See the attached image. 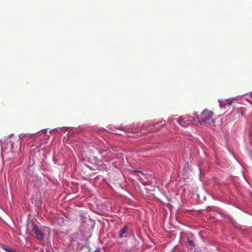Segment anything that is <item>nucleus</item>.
<instances>
[{
	"label": "nucleus",
	"instance_id": "nucleus-1",
	"mask_svg": "<svg viewBox=\"0 0 252 252\" xmlns=\"http://www.w3.org/2000/svg\"><path fill=\"white\" fill-rule=\"evenodd\" d=\"M214 114L212 111L205 109L197 116V120L200 124L210 125L215 123V119L213 117Z\"/></svg>",
	"mask_w": 252,
	"mask_h": 252
},
{
	"label": "nucleus",
	"instance_id": "nucleus-2",
	"mask_svg": "<svg viewBox=\"0 0 252 252\" xmlns=\"http://www.w3.org/2000/svg\"><path fill=\"white\" fill-rule=\"evenodd\" d=\"M32 231L35 234L37 239L42 240L44 238L45 231H49V229L45 227H39L36 224L33 223Z\"/></svg>",
	"mask_w": 252,
	"mask_h": 252
},
{
	"label": "nucleus",
	"instance_id": "nucleus-3",
	"mask_svg": "<svg viewBox=\"0 0 252 252\" xmlns=\"http://www.w3.org/2000/svg\"><path fill=\"white\" fill-rule=\"evenodd\" d=\"M30 154L32 158L45 157L46 155V150L44 148L38 149V147H36L31 150Z\"/></svg>",
	"mask_w": 252,
	"mask_h": 252
},
{
	"label": "nucleus",
	"instance_id": "nucleus-4",
	"mask_svg": "<svg viewBox=\"0 0 252 252\" xmlns=\"http://www.w3.org/2000/svg\"><path fill=\"white\" fill-rule=\"evenodd\" d=\"M130 230L127 225H125L119 231V237L120 238H126L128 236Z\"/></svg>",
	"mask_w": 252,
	"mask_h": 252
},
{
	"label": "nucleus",
	"instance_id": "nucleus-5",
	"mask_svg": "<svg viewBox=\"0 0 252 252\" xmlns=\"http://www.w3.org/2000/svg\"><path fill=\"white\" fill-rule=\"evenodd\" d=\"M174 120L177 122L182 126L187 127L189 126L186 118H179L175 119Z\"/></svg>",
	"mask_w": 252,
	"mask_h": 252
},
{
	"label": "nucleus",
	"instance_id": "nucleus-6",
	"mask_svg": "<svg viewBox=\"0 0 252 252\" xmlns=\"http://www.w3.org/2000/svg\"><path fill=\"white\" fill-rule=\"evenodd\" d=\"M189 171H190V166L189 162H187L185 164V166L184 167L183 175L186 176L188 177V174Z\"/></svg>",
	"mask_w": 252,
	"mask_h": 252
},
{
	"label": "nucleus",
	"instance_id": "nucleus-7",
	"mask_svg": "<svg viewBox=\"0 0 252 252\" xmlns=\"http://www.w3.org/2000/svg\"><path fill=\"white\" fill-rule=\"evenodd\" d=\"M1 248L2 249H3L5 251L7 252H16V251L13 250L12 248L9 247H5L4 245L1 246Z\"/></svg>",
	"mask_w": 252,
	"mask_h": 252
},
{
	"label": "nucleus",
	"instance_id": "nucleus-8",
	"mask_svg": "<svg viewBox=\"0 0 252 252\" xmlns=\"http://www.w3.org/2000/svg\"><path fill=\"white\" fill-rule=\"evenodd\" d=\"M185 118L186 119L187 122L189 126L191 124H192L193 120V119L192 117H187Z\"/></svg>",
	"mask_w": 252,
	"mask_h": 252
},
{
	"label": "nucleus",
	"instance_id": "nucleus-9",
	"mask_svg": "<svg viewBox=\"0 0 252 252\" xmlns=\"http://www.w3.org/2000/svg\"><path fill=\"white\" fill-rule=\"evenodd\" d=\"M130 173L132 175L134 174L135 173H141L142 175L143 173L141 170H132L130 171Z\"/></svg>",
	"mask_w": 252,
	"mask_h": 252
},
{
	"label": "nucleus",
	"instance_id": "nucleus-10",
	"mask_svg": "<svg viewBox=\"0 0 252 252\" xmlns=\"http://www.w3.org/2000/svg\"><path fill=\"white\" fill-rule=\"evenodd\" d=\"M188 242H189V244L191 246H195V244L194 243H193V241L192 240H190L189 239H188Z\"/></svg>",
	"mask_w": 252,
	"mask_h": 252
},
{
	"label": "nucleus",
	"instance_id": "nucleus-11",
	"mask_svg": "<svg viewBox=\"0 0 252 252\" xmlns=\"http://www.w3.org/2000/svg\"><path fill=\"white\" fill-rule=\"evenodd\" d=\"M0 156L2 157H3V155H2V144L0 142Z\"/></svg>",
	"mask_w": 252,
	"mask_h": 252
},
{
	"label": "nucleus",
	"instance_id": "nucleus-12",
	"mask_svg": "<svg viewBox=\"0 0 252 252\" xmlns=\"http://www.w3.org/2000/svg\"><path fill=\"white\" fill-rule=\"evenodd\" d=\"M132 160V161L131 162L130 161H129L128 162H129V163L131 164H135V162H134V161L135 162H137V161L136 160H134L133 159V158H130Z\"/></svg>",
	"mask_w": 252,
	"mask_h": 252
},
{
	"label": "nucleus",
	"instance_id": "nucleus-13",
	"mask_svg": "<svg viewBox=\"0 0 252 252\" xmlns=\"http://www.w3.org/2000/svg\"><path fill=\"white\" fill-rule=\"evenodd\" d=\"M94 252H101L100 250L98 249L94 251Z\"/></svg>",
	"mask_w": 252,
	"mask_h": 252
},
{
	"label": "nucleus",
	"instance_id": "nucleus-14",
	"mask_svg": "<svg viewBox=\"0 0 252 252\" xmlns=\"http://www.w3.org/2000/svg\"><path fill=\"white\" fill-rule=\"evenodd\" d=\"M232 103V101L231 100H230V101H228V105H230Z\"/></svg>",
	"mask_w": 252,
	"mask_h": 252
},
{
	"label": "nucleus",
	"instance_id": "nucleus-15",
	"mask_svg": "<svg viewBox=\"0 0 252 252\" xmlns=\"http://www.w3.org/2000/svg\"><path fill=\"white\" fill-rule=\"evenodd\" d=\"M11 147H12V148H13V143L11 144Z\"/></svg>",
	"mask_w": 252,
	"mask_h": 252
}]
</instances>
